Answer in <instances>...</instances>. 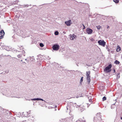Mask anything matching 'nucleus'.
<instances>
[{"instance_id": "nucleus-1", "label": "nucleus", "mask_w": 122, "mask_h": 122, "mask_svg": "<svg viewBox=\"0 0 122 122\" xmlns=\"http://www.w3.org/2000/svg\"><path fill=\"white\" fill-rule=\"evenodd\" d=\"M112 66V65L111 64L108 65V66L106 67L104 69V71L106 72V73H109L111 72L112 70L111 68Z\"/></svg>"}, {"instance_id": "nucleus-2", "label": "nucleus", "mask_w": 122, "mask_h": 122, "mask_svg": "<svg viewBox=\"0 0 122 122\" xmlns=\"http://www.w3.org/2000/svg\"><path fill=\"white\" fill-rule=\"evenodd\" d=\"M98 43L99 45L103 47L105 46L106 44V42L103 40H100L98 41Z\"/></svg>"}, {"instance_id": "nucleus-3", "label": "nucleus", "mask_w": 122, "mask_h": 122, "mask_svg": "<svg viewBox=\"0 0 122 122\" xmlns=\"http://www.w3.org/2000/svg\"><path fill=\"white\" fill-rule=\"evenodd\" d=\"M60 47L58 45H54L52 47L53 49L54 50H58L59 49Z\"/></svg>"}, {"instance_id": "nucleus-4", "label": "nucleus", "mask_w": 122, "mask_h": 122, "mask_svg": "<svg viewBox=\"0 0 122 122\" xmlns=\"http://www.w3.org/2000/svg\"><path fill=\"white\" fill-rule=\"evenodd\" d=\"M5 34V32L3 30H1L0 32V39H2Z\"/></svg>"}, {"instance_id": "nucleus-5", "label": "nucleus", "mask_w": 122, "mask_h": 122, "mask_svg": "<svg viewBox=\"0 0 122 122\" xmlns=\"http://www.w3.org/2000/svg\"><path fill=\"white\" fill-rule=\"evenodd\" d=\"M86 32L88 34H91L92 32V30L89 28H87L86 29Z\"/></svg>"}, {"instance_id": "nucleus-6", "label": "nucleus", "mask_w": 122, "mask_h": 122, "mask_svg": "<svg viewBox=\"0 0 122 122\" xmlns=\"http://www.w3.org/2000/svg\"><path fill=\"white\" fill-rule=\"evenodd\" d=\"M71 20H69L66 21L65 22V23L68 26H69L71 24Z\"/></svg>"}, {"instance_id": "nucleus-7", "label": "nucleus", "mask_w": 122, "mask_h": 122, "mask_svg": "<svg viewBox=\"0 0 122 122\" xmlns=\"http://www.w3.org/2000/svg\"><path fill=\"white\" fill-rule=\"evenodd\" d=\"M76 38V36L74 34H73L72 35H71L70 37V39L71 40H73V39H75Z\"/></svg>"}, {"instance_id": "nucleus-8", "label": "nucleus", "mask_w": 122, "mask_h": 122, "mask_svg": "<svg viewBox=\"0 0 122 122\" xmlns=\"http://www.w3.org/2000/svg\"><path fill=\"white\" fill-rule=\"evenodd\" d=\"M75 104H74L72 102H70L68 104V106L69 107H70L72 108L73 106Z\"/></svg>"}, {"instance_id": "nucleus-9", "label": "nucleus", "mask_w": 122, "mask_h": 122, "mask_svg": "<svg viewBox=\"0 0 122 122\" xmlns=\"http://www.w3.org/2000/svg\"><path fill=\"white\" fill-rule=\"evenodd\" d=\"M121 48L118 45L117 46L116 49V51L117 52H119L121 50Z\"/></svg>"}, {"instance_id": "nucleus-10", "label": "nucleus", "mask_w": 122, "mask_h": 122, "mask_svg": "<svg viewBox=\"0 0 122 122\" xmlns=\"http://www.w3.org/2000/svg\"><path fill=\"white\" fill-rule=\"evenodd\" d=\"M86 76L87 77L88 76H90L89 75L90 74V71H88L86 72Z\"/></svg>"}, {"instance_id": "nucleus-11", "label": "nucleus", "mask_w": 122, "mask_h": 122, "mask_svg": "<svg viewBox=\"0 0 122 122\" xmlns=\"http://www.w3.org/2000/svg\"><path fill=\"white\" fill-rule=\"evenodd\" d=\"M34 100H41L42 101H43V100L42 99H41L40 98H35L33 99Z\"/></svg>"}, {"instance_id": "nucleus-12", "label": "nucleus", "mask_w": 122, "mask_h": 122, "mask_svg": "<svg viewBox=\"0 0 122 122\" xmlns=\"http://www.w3.org/2000/svg\"><path fill=\"white\" fill-rule=\"evenodd\" d=\"M120 63V62L117 60H116L114 62V63L116 64H119Z\"/></svg>"}, {"instance_id": "nucleus-13", "label": "nucleus", "mask_w": 122, "mask_h": 122, "mask_svg": "<svg viewBox=\"0 0 122 122\" xmlns=\"http://www.w3.org/2000/svg\"><path fill=\"white\" fill-rule=\"evenodd\" d=\"M90 76L87 77V80L88 81V82L89 83L90 81Z\"/></svg>"}, {"instance_id": "nucleus-14", "label": "nucleus", "mask_w": 122, "mask_h": 122, "mask_svg": "<svg viewBox=\"0 0 122 122\" xmlns=\"http://www.w3.org/2000/svg\"><path fill=\"white\" fill-rule=\"evenodd\" d=\"M113 1L116 3H118L119 2V0H113Z\"/></svg>"}, {"instance_id": "nucleus-15", "label": "nucleus", "mask_w": 122, "mask_h": 122, "mask_svg": "<svg viewBox=\"0 0 122 122\" xmlns=\"http://www.w3.org/2000/svg\"><path fill=\"white\" fill-rule=\"evenodd\" d=\"M59 34V32L57 31H55V34L56 35H57Z\"/></svg>"}, {"instance_id": "nucleus-16", "label": "nucleus", "mask_w": 122, "mask_h": 122, "mask_svg": "<svg viewBox=\"0 0 122 122\" xmlns=\"http://www.w3.org/2000/svg\"><path fill=\"white\" fill-rule=\"evenodd\" d=\"M40 46L42 47L44 46V45L42 43H40Z\"/></svg>"}, {"instance_id": "nucleus-17", "label": "nucleus", "mask_w": 122, "mask_h": 122, "mask_svg": "<svg viewBox=\"0 0 122 122\" xmlns=\"http://www.w3.org/2000/svg\"><path fill=\"white\" fill-rule=\"evenodd\" d=\"M106 98L105 97H103L102 98V100L103 101H104L106 100Z\"/></svg>"}, {"instance_id": "nucleus-18", "label": "nucleus", "mask_w": 122, "mask_h": 122, "mask_svg": "<svg viewBox=\"0 0 122 122\" xmlns=\"http://www.w3.org/2000/svg\"><path fill=\"white\" fill-rule=\"evenodd\" d=\"M97 27L98 29L99 30L101 27V26L99 25L97 26Z\"/></svg>"}, {"instance_id": "nucleus-19", "label": "nucleus", "mask_w": 122, "mask_h": 122, "mask_svg": "<svg viewBox=\"0 0 122 122\" xmlns=\"http://www.w3.org/2000/svg\"><path fill=\"white\" fill-rule=\"evenodd\" d=\"M83 81V77H81V78L80 80V83H81L82 81Z\"/></svg>"}, {"instance_id": "nucleus-20", "label": "nucleus", "mask_w": 122, "mask_h": 122, "mask_svg": "<svg viewBox=\"0 0 122 122\" xmlns=\"http://www.w3.org/2000/svg\"><path fill=\"white\" fill-rule=\"evenodd\" d=\"M21 56V55L20 54L18 55V58H20Z\"/></svg>"}, {"instance_id": "nucleus-21", "label": "nucleus", "mask_w": 122, "mask_h": 122, "mask_svg": "<svg viewBox=\"0 0 122 122\" xmlns=\"http://www.w3.org/2000/svg\"><path fill=\"white\" fill-rule=\"evenodd\" d=\"M89 101L90 102H92V99H90L89 100Z\"/></svg>"}, {"instance_id": "nucleus-22", "label": "nucleus", "mask_w": 122, "mask_h": 122, "mask_svg": "<svg viewBox=\"0 0 122 122\" xmlns=\"http://www.w3.org/2000/svg\"><path fill=\"white\" fill-rule=\"evenodd\" d=\"M80 109H81V110H82V111H83V110H84V108H82V109H81V107H80Z\"/></svg>"}, {"instance_id": "nucleus-23", "label": "nucleus", "mask_w": 122, "mask_h": 122, "mask_svg": "<svg viewBox=\"0 0 122 122\" xmlns=\"http://www.w3.org/2000/svg\"><path fill=\"white\" fill-rule=\"evenodd\" d=\"M76 122H81L80 120H77Z\"/></svg>"}, {"instance_id": "nucleus-24", "label": "nucleus", "mask_w": 122, "mask_h": 122, "mask_svg": "<svg viewBox=\"0 0 122 122\" xmlns=\"http://www.w3.org/2000/svg\"><path fill=\"white\" fill-rule=\"evenodd\" d=\"M113 71H114V72H115V70L114 69H113Z\"/></svg>"}, {"instance_id": "nucleus-25", "label": "nucleus", "mask_w": 122, "mask_h": 122, "mask_svg": "<svg viewBox=\"0 0 122 122\" xmlns=\"http://www.w3.org/2000/svg\"><path fill=\"white\" fill-rule=\"evenodd\" d=\"M107 28L108 29V28H109V26H107Z\"/></svg>"}, {"instance_id": "nucleus-26", "label": "nucleus", "mask_w": 122, "mask_h": 122, "mask_svg": "<svg viewBox=\"0 0 122 122\" xmlns=\"http://www.w3.org/2000/svg\"><path fill=\"white\" fill-rule=\"evenodd\" d=\"M121 119L122 120V117H121Z\"/></svg>"}, {"instance_id": "nucleus-27", "label": "nucleus", "mask_w": 122, "mask_h": 122, "mask_svg": "<svg viewBox=\"0 0 122 122\" xmlns=\"http://www.w3.org/2000/svg\"><path fill=\"white\" fill-rule=\"evenodd\" d=\"M83 26H84V27H85V26H84V25H83Z\"/></svg>"}]
</instances>
